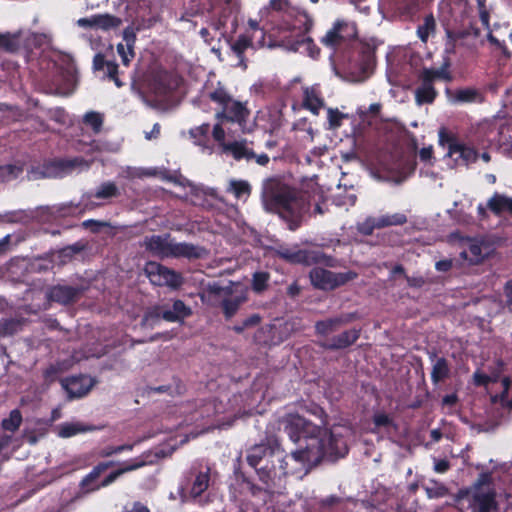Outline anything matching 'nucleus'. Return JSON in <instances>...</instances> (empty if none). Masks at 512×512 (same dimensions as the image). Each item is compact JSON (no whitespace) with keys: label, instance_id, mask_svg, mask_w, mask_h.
I'll return each instance as SVG.
<instances>
[{"label":"nucleus","instance_id":"f257e3e1","mask_svg":"<svg viewBox=\"0 0 512 512\" xmlns=\"http://www.w3.org/2000/svg\"><path fill=\"white\" fill-rule=\"evenodd\" d=\"M314 24L311 16L304 10L291 9L283 22L276 23L268 29V45L283 47L293 52H307L312 58L320 54V49L308 36Z\"/></svg>","mask_w":512,"mask_h":512},{"label":"nucleus","instance_id":"f03ea898","mask_svg":"<svg viewBox=\"0 0 512 512\" xmlns=\"http://www.w3.org/2000/svg\"><path fill=\"white\" fill-rule=\"evenodd\" d=\"M288 457L274 436L268 437L266 443L250 447L246 452L248 465L255 470L265 490L270 492L283 487V481L289 474Z\"/></svg>","mask_w":512,"mask_h":512},{"label":"nucleus","instance_id":"7ed1b4c3","mask_svg":"<svg viewBox=\"0 0 512 512\" xmlns=\"http://www.w3.org/2000/svg\"><path fill=\"white\" fill-rule=\"evenodd\" d=\"M261 199L268 212L278 214L290 231L299 229L306 211L305 201L298 191L280 177L263 181Z\"/></svg>","mask_w":512,"mask_h":512},{"label":"nucleus","instance_id":"20e7f679","mask_svg":"<svg viewBox=\"0 0 512 512\" xmlns=\"http://www.w3.org/2000/svg\"><path fill=\"white\" fill-rule=\"evenodd\" d=\"M284 431L293 442L306 441L305 447L292 452L290 458L301 464L317 465L323 459L321 427L299 414H288L283 420Z\"/></svg>","mask_w":512,"mask_h":512},{"label":"nucleus","instance_id":"39448f33","mask_svg":"<svg viewBox=\"0 0 512 512\" xmlns=\"http://www.w3.org/2000/svg\"><path fill=\"white\" fill-rule=\"evenodd\" d=\"M143 246L151 255L161 259L169 257L198 259L201 257L199 247L186 242L173 243L170 241V234L146 236Z\"/></svg>","mask_w":512,"mask_h":512},{"label":"nucleus","instance_id":"423d86ee","mask_svg":"<svg viewBox=\"0 0 512 512\" xmlns=\"http://www.w3.org/2000/svg\"><path fill=\"white\" fill-rule=\"evenodd\" d=\"M192 315V309L181 299L168 301L149 306L142 318L143 325L153 327L161 320L169 323H182Z\"/></svg>","mask_w":512,"mask_h":512},{"label":"nucleus","instance_id":"0eeeda50","mask_svg":"<svg viewBox=\"0 0 512 512\" xmlns=\"http://www.w3.org/2000/svg\"><path fill=\"white\" fill-rule=\"evenodd\" d=\"M450 62L445 60L440 68H423L418 78L419 86L415 90V100L419 105L432 104L438 92L434 87L437 80L451 81L452 77L449 72Z\"/></svg>","mask_w":512,"mask_h":512},{"label":"nucleus","instance_id":"6e6552de","mask_svg":"<svg viewBox=\"0 0 512 512\" xmlns=\"http://www.w3.org/2000/svg\"><path fill=\"white\" fill-rule=\"evenodd\" d=\"M276 252L279 258L290 264H302L306 266L324 264L333 267L335 262L334 257L326 255L320 250L295 249L280 246Z\"/></svg>","mask_w":512,"mask_h":512},{"label":"nucleus","instance_id":"1a4fd4ad","mask_svg":"<svg viewBox=\"0 0 512 512\" xmlns=\"http://www.w3.org/2000/svg\"><path fill=\"white\" fill-rule=\"evenodd\" d=\"M357 276V273L354 271L336 273L321 267H315L309 273L312 285L317 289L325 291L343 286L357 278Z\"/></svg>","mask_w":512,"mask_h":512},{"label":"nucleus","instance_id":"9d476101","mask_svg":"<svg viewBox=\"0 0 512 512\" xmlns=\"http://www.w3.org/2000/svg\"><path fill=\"white\" fill-rule=\"evenodd\" d=\"M441 144H447L448 156L453 158L456 164L468 166L475 163L479 158V153L474 147H470L459 141L457 137L447 133L444 129L439 132Z\"/></svg>","mask_w":512,"mask_h":512},{"label":"nucleus","instance_id":"9b49d317","mask_svg":"<svg viewBox=\"0 0 512 512\" xmlns=\"http://www.w3.org/2000/svg\"><path fill=\"white\" fill-rule=\"evenodd\" d=\"M464 497H469V508L471 512H498L499 510L497 492L494 487H489L486 491L459 490L457 499Z\"/></svg>","mask_w":512,"mask_h":512},{"label":"nucleus","instance_id":"f8f14e48","mask_svg":"<svg viewBox=\"0 0 512 512\" xmlns=\"http://www.w3.org/2000/svg\"><path fill=\"white\" fill-rule=\"evenodd\" d=\"M144 272L151 284L155 286L178 289L183 284V277L179 272L155 261H148L144 267Z\"/></svg>","mask_w":512,"mask_h":512},{"label":"nucleus","instance_id":"ddd939ff","mask_svg":"<svg viewBox=\"0 0 512 512\" xmlns=\"http://www.w3.org/2000/svg\"><path fill=\"white\" fill-rule=\"evenodd\" d=\"M459 14L460 19L458 20L455 17V22L460 23V28H449L446 29L447 33V43H446V52H450L454 49L455 42L459 39H463L467 37L468 35L474 34L475 36L479 35V30L474 27L472 19L470 17V8L468 7L467 3L460 4L459 7Z\"/></svg>","mask_w":512,"mask_h":512},{"label":"nucleus","instance_id":"4468645a","mask_svg":"<svg viewBox=\"0 0 512 512\" xmlns=\"http://www.w3.org/2000/svg\"><path fill=\"white\" fill-rule=\"evenodd\" d=\"M84 162L85 160L82 157L54 159L44 162L41 167H38L37 170H33V172L39 174V178H59L82 165Z\"/></svg>","mask_w":512,"mask_h":512},{"label":"nucleus","instance_id":"2eb2a0df","mask_svg":"<svg viewBox=\"0 0 512 512\" xmlns=\"http://www.w3.org/2000/svg\"><path fill=\"white\" fill-rule=\"evenodd\" d=\"M213 294L220 295L224 294V298L221 301V309L225 319H231L239 310L240 306L247 301V295L241 291L238 294H234L232 286H213L210 288Z\"/></svg>","mask_w":512,"mask_h":512},{"label":"nucleus","instance_id":"dca6fc26","mask_svg":"<svg viewBox=\"0 0 512 512\" xmlns=\"http://www.w3.org/2000/svg\"><path fill=\"white\" fill-rule=\"evenodd\" d=\"M357 36L356 28L346 22L337 21L322 38L321 42L330 48H336L348 39Z\"/></svg>","mask_w":512,"mask_h":512},{"label":"nucleus","instance_id":"f3484780","mask_svg":"<svg viewBox=\"0 0 512 512\" xmlns=\"http://www.w3.org/2000/svg\"><path fill=\"white\" fill-rule=\"evenodd\" d=\"M60 383L69 400L87 395L93 387L92 379L86 375L63 378Z\"/></svg>","mask_w":512,"mask_h":512},{"label":"nucleus","instance_id":"a211bd4d","mask_svg":"<svg viewBox=\"0 0 512 512\" xmlns=\"http://www.w3.org/2000/svg\"><path fill=\"white\" fill-rule=\"evenodd\" d=\"M321 440L323 444V458L327 455L344 457L348 454L349 448L346 440L342 436L321 428Z\"/></svg>","mask_w":512,"mask_h":512},{"label":"nucleus","instance_id":"6ab92c4d","mask_svg":"<svg viewBox=\"0 0 512 512\" xmlns=\"http://www.w3.org/2000/svg\"><path fill=\"white\" fill-rule=\"evenodd\" d=\"M249 115L250 111L246 105L233 99L230 104L218 111L215 117L220 122H232L243 126L246 124Z\"/></svg>","mask_w":512,"mask_h":512},{"label":"nucleus","instance_id":"aec40b11","mask_svg":"<svg viewBox=\"0 0 512 512\" xmlns=\"http://www.w3.org/2000/svg\"><path fill=\"white\" fill-rule=\"evenodd\" d=\"M82 289L70 285H55L48 291V298L62 305H69L79 299Z\"/></svg>","mask_w":512,"mask_h":512},{"label":"nucleus","instance_id":"412c9836","mask_svg":"<svg viewBox=\"0 0 512 512\" xmlns=\"http://www.w3.org/2000/svg\"><path fill=\"white\" fill-rule=\"evenodd\" d=\"M355 319V313H346L333 318L320 320L315 324V331L319 335L326 336L329 333L336 331L340 326L348 324Z\"/></svg>","mask_w":512,"mask_h":512},{"label":"nucleus","instance_id":"4be33fe9","mask_svg":"<svg viewBox=\"0 0 512 512\" xmlns=\"http://www.w3.org/2000/svg\"><path fill=\"white\" fill-rule=\"evenodd\" d=\"M360 337V329H350L331 338L329 342L323 343L322 347L327 350H340L353 345Z\"/></svg>","mask_w":512,"mask_h":512},{"label":"nucleus","instance_id":"5701e85b","mask_svg":"<svg viewBox=\"0 0 512 512\" xmlns=\"http://www.w3.org/2000/svg\"><path fill=\"white\" fill-rule=\"evenodd\" d=\"M188 476L194 477L191 485L190 494L193 498L201 496L209 487L210 482V469L205 471L198 470L193 467L188 471Z\"/></svg>","mask_w":512,"mask_h":512},{"label":"nucleus","instance_id":"b1692460","mask_svg":"<svg viewBox=\"0 0 512 512\" xmlns=\"http://www.w3.org/2000/svg\"><path fill=\"white\" fill-rule=\"evenodd\" d=\"M487 208L496 216L506 212L512 217V197L495 192L488 200Z\"/></svg>","mask_w":512,"mask_h":512},{"label":"nucleus","instance_id":"393cba45","mask_svg":"<svg viewBox=\"0 0 512 512\" xmlns=\"http://www.w3.org/2000/svg\"><path fill=\"white\" fill-rule=\"evenodd\" d=\"M146 464V462L142 459H132L130 461H127L123 464V467L115 470V471H112L111 473H109L101 482L100 485L97 486V488H100V487H107L109 486L110 484H112L114 481H116L118 479V477H120L121 475H123L124 473L126 472H130V471H134V470H137L141 467H143L144 465Z\"/></svg>","mask_w":512,"mask_h":512},{"label":"nucleus","instance_id":"a878e982","mask_svg":"<svg viewBox=\"0 0 512 512\" xmlns=\"http://www.w3.org/2000/svg\"><path fill=\"white\" fill-rule=\"evenodd\" d=\"M224 6L222 9V13L220 15L218 26L215 27L216 29H219V26H225L228 17L233 15L231 25L233 27L237 26V15L240 12V2L239 0H219Z\"/></svg>","mask_w":512,"mask_h":512},{"label":"nucleus","instance_id":"bb28decb","mask_svg":"<svg viewBox=\"0 0 512 512\" xmlns=\"http://www.w3.org/2000/svg\"><path fill=\"white\" fill-rule=\"evenodd\" d=\"M303 105L307 110L317 115L324 106V100L317 89L307 88L304 91Z\"/></svg>","mask_w":512,"mask_h":512},{"label":"nucleus","instance_id":"cd10ccee","mask_svg":"<svg viewBox=\"0 0 512 512\" xmlns=\"http://www.w3.org/2000/svg\"><path fill=\"white\" fill-rule=\"evenodd\" d=\"M124 39L126 41V46L122 43H119L117 45V52L121 57L123 65L128 66L135 56L133 50V46L135 43V35L134 33H129L127 30H125Z\"/></svg>","mask_w":512,"mask_h":512},{"label":"nucleus","instance_id":"c85d7f7f","mask_svg":"<svg viewBox=\"0 0 512 512\" xmlns=\"http://www.w3.org/2000/svg\"><path fill=\"white\" fill-rule=\"evenodd\" d=\"M450 376V366L448 360L444 357H438L433 364L431 371V381L437 385L445 381Z\"/></svg>","mask_w":512,"mask_h":512},{"label":"nucleus","instance_id":"c756f323","mask_svg":"<svg viewBox=\"0 0 512 512\" xmlns=\"http://www.w3.org/2000/svg\"><path fill=\"white\" fill-rule=\"evenodd\" d=\"M114 465L113 461L100 462L81 480L80 486L84 490H96L97 486L90 488V485L108 468Z\"/></svg>","mask_w":512,"mask_h":512},{"label":"nucleus","instance_id":"7c9ffc66","mask_svg":"<svg viewBox=\"0 0 512 512\" xmlns=\"http://www.w3.org/2000/svg\"><path fill=\"white\" fill-rule=\"evenodd\" d=\"M270 8L275 12V15H271V27L276 23L283 22L286 19L288 12L294 7H291L288 0H270Z\"/></svg>","mask_w":512,"mask_h":512},{"label":"nucleus","instance_id":"2f4dec72","mask_svg":"<svg viewBox=\"0 0 512 512\" xmlns=\"http://www.w3.org/2000/svg\"><path fill=\"white\" fill-rule=\"evenodd\" d=\"M209 131H210V124L203 123L199 126H196L194 128H191L189 130V135L193 139V142L195 145L207 148L208 142H209Z\"/></svg>","mask_w":512,"mask_h":512},{"label":"nucleus","instance_id":"473e14b6","mask_svg":"<svg viewBox=\"0 0 512 512\" xmlns=\"http://www.w3.org/2000/svg\"><path fill=\"white\" fill-rule=\"evenodd\" d=\"M455 100L461 103H482L484 96L478 89L464 88L456 90Z\"/></svg>","mask_w":512,"mask_h":512},{"label":"nucleus","instance_id":"72a5a7b5","mask_svg":"<svg viewBox=\"0 0 512 512\" xmlns=\"http://www.w3.org/2000/svg\"><path fill=\"white\" fill-rule=\"evenodd\" d=\"M94 24L97 29L110 31L117 29L122 24V20L111 14H97L95 15Z\"/></svg>","mask_w":512,"mask_h":512},{"label":"nucleus","instance_id":"f704fd0d","mask_svg":"<svg viewBox=\"0 0 512 512\" xmlns=\"http://www.w3.org/2000/svg\"><path fill=\"white\" fill-rule=\"evenodd\" d=\"M252 46V39L247 35H239L238 38L232 43L231 49L239 58L240 64L246 68L247 65L244 60L245 51Z\"/></svg>","mask_w":512,"mask_h":512},{"label":"nucleus","instance_id":"c9c22d12","mask_svg":"<svg viewBox=\"0 0 512 512\" xmlns=\"http://www.w3.org/2000/svg\"><path fill=\"white\" fill-rule=\"evenodd\" d=\"M24 321L22 319L8 318L0 321V337H8L17 334L22 330Z\"/></svg>","mask_w":512,"mask_h":512},{"label":"nucleus","instance_id":"e433bc0d","mask_svg":"<svg viewBox=\"0 0 512 512\" xmlns=\"http://www.w3.org/2000/svg\"><path fill=\"white\" fill-rule=\"evenodd\" d=\"M119 195L120 191L117 185L112 181H107L100 184L93 196L97 199H110Z\"/></svg>","mask_w":512,"mask_h":512},{"label":"nucleus","instance_id":"4c0bfd02","mask_svg":"<svg viewBox=\"0 0 512 512\" xmlns=\"http://www.w3.org/2000/svg\"><path fill=\"white\" fill-rule=\"evenodd\" d=\"M208 98L212 102L220 105L222 109L226 107L228 104H230V102H232L233 100L229 92L223 86L220 85L213 91L209 92Z\"/></svg>","mask_w":512,"mask_h":512},{"label":"nucleus","instance_id":"58836bf2","mask_svg":"<svg viewBox=\"0 0 512 512\" xmlns=\"http://www.w3.org/2000/svg\"><path fill=\"white\" fill-rule=\"evenodd\" d=\"M436 29V22L432 14L427 15L424 18L423 24L419 25L417 28V35L420 40L424 43L427 42L431 33H433Z\"/></svg>","mask_w":512,"mask_h":512},{"label":"nucleus","instance_id":"ea45409f","mask_svg":"<svg viewBox=\"0 0 512 512\" xmlns=\"http://www.w3.org/2000/svg\"><path fill=\"white\" fill-rule=\"evenodd\" d=\"M372 422L374 424V428L371 430L372 433H376V430L379 428H396V424L392 417H390L385 412H376L372 417Z\"/></svg>","mask_w":512,"mask_h":512},{"label":"nucleus","instance_id":"a19ab883","mask_svg":"<svg viewBox=\"0 0 512 512\" xmlns=\"http://www.w3.org/2000/svg\"><path fill=\"white\" fill-rule=\"evenodd\" d=\"M104 118L99 112L90 111L83 117V123L90 126L94 133L98 134L103 126Z\"/></svg>","mask_w":512,"mask_h":512},{"label":"nucleus","instance_id":"79ce46f5","mask_svg":"<svg viewBox=\"0 0 512 512\" xmlns=\"http://www.w3.org/2000/svg\"><path fill=\"white\" fill-rule=\"evenodd\" d=\"M22 423V415L18 409L10 412L9 417L2 420V428L5 431L15 432Z\"/></svg>","mask_w":512,"mask_h":512},{"label":"nucleus","instance_id":"37998d69","mask_svg":"<svg viewBox=\"0 0 512 512\" xmlns=\"http://www.w3.org/2000/svg\"><path fill=\"white\" fill-rule=\"evenodd\" d=\"M86 431H88V428L81 423H64L60 426L59 436L69 438Z\"/></svg>","mask_w":512,"mask_h":512},{"label":"nucleus","instance_id":"c03bdc74","mask_svg":"<svg viewBox=\"0 0 512 512\" xmlns=\"http://www.w3.org/2000/svg\"><path fill=\"white\" fill-rule=\"evenodd\" d=\"M261 322V317L259 314H252L250 315L249 317L245 318L243 321H241L240 323L234 325L232 327V330L237 333V334H241L243 333L246 329H249V328H253V327H256L257 325H259Z\"/></svg>","mask_w":512,"mask_h":512},{"label":"nucleus","instance_id":"a18cd8bd","mask_svg":"<svg viewBox=\"0 0 512 512\" xmlns=\"http://www.w3.org/2000/svg\"><path fill=\"white\" fill-rule=\"evenodd\" d=\"M223 149L225 151H229L233 155L234 159L241 160L244 158V156H246L245 153L247 146L244 142L234 141L223 144Z\"/></svg>","mask_w":512,"mask_h":512},{"label":"nucleus","instance_id":"49530a36","mask_svg":"<svg viewBox=\"0 0 512 512\" xmlns=\"http://www.w3.org/2000/svg\"><path fill=\"white\" fill-rule=\"evenodd\" d=\"M407 222V217L404 214L396 213L391 216H383L378 219L376 223L377 228L392 226V225H403Z\"/></svg>","mask_w":512,"mask_h":512},{"label":"nucleus","instance_id":"de8ad7c7","mask_svg":"<svg viewBox=\"0 0 512 512\" xmlns=\"http://www.w3.org/2000/svg\"><path fill=\"white\" fill-rule=\"evenodd\" d=\"M230 187L236 198L249 196L251 194V186L247 181L233 180L230 183Z\"/></svg>","mask_w":512,"mask_h":512},{"label":"nucleus","instance_id":"09e8293b","mask_svg":"<svg viewBox=\"0 0 512 512\" xmlns=\"http://www.w3.org/2000/svg\"><path fill=\"white\" fill-rule=\"evenodd\" d=\"M270 276L267 272H256L253 274L252 288L260 293L267 289Z\"/></svg>","mask_w":512,"mask_h":512},{"label":"nucleus","instance_id":"8fccbe9b","mask_svg":"<svg viewBox=\"0 0 512 512\" xmlns=\"http://www.w3.org/2000/svg\"><path fill=\"white\" fill-rule=\"evenodd\" d=\"M343 499L337 495H329L326 498L318 501V509L320 512L333 511L334 508L340 505Z\"/></svg>","mask_w":512,"mask_h":512},{"label":"nucleus","instance_id":"3c124183","mask_svg":"<svg viewBox=\"0 0 512 512\" xmlns=\"http://www.w3.org/2000/svg\"><path fill=\"white\" fill-rule=\"evenodd\" d=\"M359 61H360L361 70L366 72L374 64L373 51L369 47L362 48Z\"/></svg>","mask_w":512,"mask_h":512},{"label":"nucleus","instance_id":"603ef678","mask_svg":"<svg viewBox=\"0 0 512 512\" xmlns=\"http://www.w3.org/2000/svg\"><path fill=\"white\" fill-rule=\"evenodd\" d=\"M492 485V476L489 472L480 473L477 480L473 483L472 487L469 490H477V491H486L484 486L491 487Z\"/></svg>","mask_w":512,"mask_h":512},{"label":"nucleus","instance_id":"864d4df0","mask_svg":"<svg viewBox=\"0 0 512 512\" xmlns=\"http://www.w3.org/2000/svg\"><path fill=\"white\" fill-rule=\"evenodd\" d=\"M489 43L495 47L496 50H499L501 54L509 58L511 56V52L509 51L505 41L498 40L492 33H489L487 36Z\"/></svg>","mask_w":512,"mask_h":512},{"label":"nucleus","instance_id":"5fc2aeb1","mask_svg":"<svg viewBox=\"0 0 512 512\" xmlns=\"http://www.w3.org/2000/svg\"><path fill=\"white\" fill-rule=\"evenodd\" d=\"M499 141L512 149V126L503 125L499 130Z\"/></svg>","mask_w":512,"mask_h":512},{"label":"nucleus","instance_id":"6e6d98bb","mask_svg":"<svg viewBox=\"0 0 512 512\" xmlns=\"http://www.w3.org/2000/svg\"><path fill=\"white\" fill-rule=\"evenodd\" d=\"M495 379H493L491 376L481 372L480 370H476L473 373V383L477 387H486L491 382H494Z\"/></svg>","mask_w":512,"mask_h":512},{"label":"nucleus","instance_id":"4d7b16f0","mask_svg":"<svg viewBox=\"0 0 512 512\" xmlns=\"http://www.w3.org/2000/svg\"><path fill=\"white\" fill-rule=\"evenodd\" d=\"M344 118V114H342L338 109L329 108L328 109V121L330 127L338 128L342 124V120Z\"/></svg>","mask_w":512,"mask_h":512},{"label":"nucleus","instance_id":"13d9d810","mask_svg":"<svg viewBox=\"0 0 512 512\" xmlns=\"http://www.w3.org/2000/svg\"><path fill=\"white\" fill-rule=\"evenodd\" d=\"M0 172L1 174L6 175L9 179H15L23 172V169L20 166L8 164L1 167Z\"/></svg>","mask_w":512,"mask_h":512},{"label":"nucleus","instance_id":"bf43d9fd","mask_svg":"<svg viewBox=\"0 0 512 512\" xmlns=\"http://www.w3.org/2000/svg\"><path fill=\"white\" fill-rule=\"evenodd\" d=\"M106 73L107 76L113 80L116 84V86L121 87L122 82L118 78V65L113 61H108L106 64Z\"/></svg>","mask_w":512,"mask_h":512},{"label":"nucleus","instance_id":"052dcab7","mask_svg":"<svg viewBox=\"0 0 512 512\" xmlns=\"http://www.w3.org/2000/svg\"><path fill=\"white\" fill-rule=\"evenodd\" d=\"M60 370L55 365H50L43 372V378L46 383H53L58 379Z\"/></svg>","mask_w":512,"mask_h":512},{"label":"nucleus","instance_id":"680f3d73","mask_svg":"<svg viewBox=\"0 0 512 512\" xmlns=\"http://www.w3.org/2000/svg\"><path fill=\"white\" fill-rule=\"evenodd\" d=\"M222 123L223 122L219 121L217 124L214 125L213 130H212V136L216 142H218L220 145L223 146V144H226V143H225V131L222 127Z\"/></svg>","mask_w":512,"mask_h":512},{"label":"nucleus","instance_id":"e2e57ef3","mask_svg":"<svg viewBox=\"0 0 512 512\" xmlns=\"http://www.w3.org/2000/svg\"><path fill=\"white\" fill-rule=\"evenodd\" d=\"M166 77H159L156 80V92L160 95H166L172 91V87L166 83Z\"/></svg>","mask_w":512,"mask_h":512},{"label":"nucleus","instance_id":"0e129e2a","mask_svg":"<svg viewBox=\"0 0 512 512\" xmlns=\"http://www.w3.org/2000/svg\"><path fill=\"white\" fill-rule=\"evenodd\" d=\"M428 496L430 498H441L448 495L449 490L444 485H439L435 488L427 489Z\"/></svg>","mask_w":512,"mask_h":512},{"label":"nucleus","instance_id":"69168bd1","mask_svg":"<svg viewBox=\"0 0 512 512\" xmlns=\"http://www.w3.org/2000/svg\"><path fill=\"white\" fill-rule=\"evenodd\" d=\"M405 279L409 287L421 288L425 284V279L422 276H408L405 275Z\"/></svg>","mask_w":512,"mask_h":512},{"label":"nucleus","instance_id":"338daca9","mask_svg":"<svg viewBox=\"0 0 512 512\" xmlns=\"http://www.w3.org/2000/svg\"><path fill=\"white\" fill-rule=\"evenodd\" d=\"M107 60L101 53H97L93 58V69L96 71L103 70L106 67Z\"/></svg>","mask_w":512,"mask_h":512},{"label":"nucleus","instance_id":"774afa93","mask_svg":"<svg viewBox=\"0 0 512 512\" xmlns=\"http://www.w3.org/2000/svg\"><path fill=\"white\" fill-rule=\"evenodd\" d=\"M453 266V261L451 259H443L439 260L435 264V268L439 272H448Z\"/></svg>","mask_w":512,"mask_h":512}]
</instances>
